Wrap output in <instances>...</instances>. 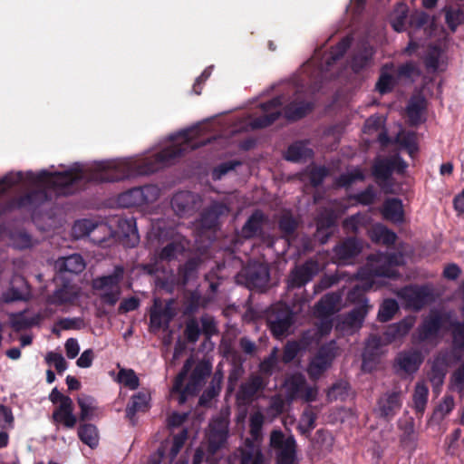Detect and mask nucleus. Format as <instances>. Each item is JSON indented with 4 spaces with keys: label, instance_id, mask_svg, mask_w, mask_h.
Wrapping results in <instances>:
<instances>
[{
    "label": "nucleus",
    "instance_id": "f257e3e1",
    "mask_svg": "<svg viewBox=\"0 0 464 464\" xmlns=\"http://www.w3.org/2000/svg\"><path fill=\"white\" fill-rule=\"evenodd\" d=\"M195 129H188L170 136L173 144L160 150L151 156L138 160H125L117 162H101L88 175L78 168L65 171L39 173L28 171L27 179L41 188L29 192L21 198L23 206H39L48 200L46 188L54 190L59 195H72L80 190L88 182H116L136 176L152 174L164 167L169 166L186 152L196 150L205 143L193 141Z\"/></svg>",
    "mask_w": 464,
    "mask_h": 464
},
{
    "label": "nucleus",
    "instance_id": "f03ea898",
    "mask_svg": "<svg viewBox=\"0 0 464 464\" xmlns=\"http://www.w3.org/2000/svg\"><path fill=\"white\" fill-rule=\"evenodd\" d=\"M193 363L192 358H188L174 379L171 392L179 394V404L185 403L188 396L198 394L206 378L212 372V363L208 360H202L196 364L189 375L188 383L184 386V382L191 371Z\"/></svg>",
    "mask_w": 464,
    "mask_h": 464
},
{
    "label": "nucleus",
    "instance_id": "7ed1b4c3",
    "mask_svg": "<svg viewBox=\"0 0 464 464\" xmlns=\"http://www.w3.org/2000/svg\"><path fill=\"white\" fill-rule=\"evenodd\" d=\"M269 447L274 451L276 464H296L297 444L293 435L286 437L281 430H273Z\"/></svg>",
    "mask_w": 464,
    "mask_h": 464
},
{
    "label": "nucleus",
    "instance_id": "20e7f679",
    "mask_svg": "<svg viewBox=\"0 0 464 464\" xmlns=\"http://www.w3.org/2000/svg\"><path fill=\"white\" fill-rule=\"evenodd\" d=\"M124 277V267L116 266L113 272L108 276H99L92 281L94 290H105L101 294V301L110 306H114L120 299L121 290L120 284Z\"/></svg>",
    "mask_w": 464,
    "mask_h": 464
},
{
    "label": "nucleus",
    "instance_id": "39448f33",
    "mask_svg": "<svg viewBox=\"0 0 464 464\" xmlns=\"http://www.w3.org/2000/svg\"><path fill=\"white\" fill-rule=\"evenodd\" d=\"M266 322L271 334L276 339H281L294 324V313L286 304H276L269 309Z\"/></svg>",
    "mask_w": 464,
    "mask_h": 464
},
{
    "label": "nucleus",
    "instance_id": "423d86ee",
    "mask_svg": "<svg viewBox=\"0 0 464 464\" xmlns=\"http://www.w3.org/2000/svg\"><path fill=\"white\" fill-rule=\"evenodd\" d=\"M413 318H404L398 323L389 324L382 335H372L366 344V351L378 350L382 345L390 344L405 337L413 327Z\"/></svg>",
    "mask_w": 464,
    "mask_h": 464
},
{
    "label": "nucleus",
    "instance_id": "0eeeda50",
    "mask_svg": "<svg viewBox=\"0 0 464 464\" xmlns=\"http://www.w3.org/2000/svg\"><path fill=\"white\" fill-rule=\"evenodd\" d=\"M444 323L445 318L441 313L430 311L413 333L412 343L415 344L436 343Z\"/></svg>",
    "mask_w": 464,
    "mask_h": 464
},
{
    "label": "nucleus",
    "instance_id": "6e6552de",
    "mask_svg": "<svg viewBox=\"0 0 464 464\" xmlns=\"http://www.w3.org/2000/svg\"><path fill=\"white\" fill-rule=\"evenodd\" d=\"M399 295L407 307L419 311L433 302L432 290L428 285H410L401 289Z\"/></svg>",
    "mask_w": 464,
    "mask_h": 464
},
{
    "label": "nucleus",
    "instance_id": "1a4fd4ad",
    "mask_svg": "<svg viewBox=\"0 0 464 464\" xmlns=\"http://www.w3.org/2000/svg\"><path fill=\"white\" fill-rule=\"evenodd\" d=\"M319 270V263L314 259H308L304 264L295 266L287 277V288L292 290L304 286L313 280Z\"/></svg>",
    "mask_w": 464,
    "mask_h": 464
},
{
    "label": "nucleus",
    "instance_id": "9d476101",
    "mask_svg": "<svg viewBox=\"0 0 464 464\" xmlns=\"http://www.w3.org/2000/svg\"><path fill=\"white\" fill-rule=\"evenodd\" d=\"M362 250V242L355 237H348L333 248V260L339 266L352 264Z\"/></svg>",
    "mask_w": 464,
    "mask_h": 464
},
{
    "label": "nucleus",
    "instance_id": "9b49d317",
    "mask_svg": "<svg viewBox=\"0 0 464 464\" xmlns=\"http://www.w3.org/2000/svg\"><path fill=\"white\" fill-rule=\"evenodd\" d=\"M335 355L336 351L333 343L321 346L308 365L307 372L310 378L314 380L320 378L331 366Z\"/></svg>",
    "mask_w": 464,
    "mask_h": 464
},
{
    "label": "nucleus",
    "instance_id": "f8f14e48",
    "mask_svg": "<svg viewBox=\"0 0 464 464\" xmlns=\"http://www.w3.org/2000/svg\"><path fill=\"white\" fill-rule=\"evenodd\" d=\"M401 406V392H387L377 400L375 412L380 418L389 421L400 411Z\"/></svg>",
    "mask_w": 464,
    "mask_h": 464
},
{
    "label": "nucleus",
    "instance_id": "ddd939ff",
    "mask_svg": "<svg viewBox=\"0 0 464 464\" xmlns=\"http://www.w3.org/2000/svg\"><path fill=\"white\" fill-rule=\"evenodd\" d=\"M282 104L283 101L279 96L261 103L260 108L264 111V114L253 119L251 127L253 129H264L271 126L281 116L282 111L278 109Z\"/></svg>",
    "mask_w": 464,
    "mask_h": 464
},
{
    "label": "nucleus",
    "instance_id": "4468645a",
    "mask_svg": "<svg viewBox=\"0 0 464 464\" xmlns=\"http://www.w3.org/2000/svg\"><path fill=\"white\" fill-rule=\"evenodd\" d=\"M238 277H244L248 288L261 289L267 285L270 278L269 269L262 264H253L245 267Z\"/></svg>",
    "mask_w": 464,
    "mask_h": 464
},
{
    "label": "nucleus",
    "instance_id": "2eb2a0df",
    "mask_svg": "<svg viewBox=\"0 0 464 464\" xmlns=\"http://www.w3.org/2000/svg\"><path fill=\"white\" fill-rule=\"evenodd\" d=\"M198 196L190 191H179L171 198L174 212L179 217L191 215L198 208Z\"/></svg>",
    "mask_w": 464,
    "mask_h": 464
},
{
    "label": "nucleus",
    "instance_id": "dca6fc26",
    "mask_svg": "<svg viewBox=\"0 0 464 464\" xmlns=\"http://www.w3.org/2000/svg\"><path fill=\"white\" fill-rule=\"evenodd\" d=\"M227 423L220 418L215 420L209 425V432L208 434V450L210 453L215 454L227 442Z\"/></svg>",
    "mask_w": 464,
    "mask_h": 464
},
{
    "label": "nucleus",
    "instance_id": "f3484780",
    "mask_svg": "<svg viewBox=\"0 0 464 464\" xmlns=\"http://www.w3.org/2000/svg\"><path fill=\"white\" fill-rule=\"evenodd\" d=\"M268 382V380H266L260 374H250L248 379L239 386L237 392L238 399L246 402L252 401L259 392L265 390Z\"/></svg>",
    "mask_w": 464,
    "mask_h": 464
},
{
    "label": "nucleus",
    "instance_id": "a211bd4d",
    "mask_svg": "<svg viewBox=\"0 0 464 464\" xmlns=\"http://www.w3.org/2000/svg\"><path fill=\"white\" fill-rule=\"evenodd\" d=\"M266 221V216L260 209H256L248 217L241 229L244 238L249 239L263 235V226Z\"/></svg>",
    "mask_w": 464,
    "mask_h": 464
},
{
    "label": "nucleus",
    "instance_id": "6ab92c4d",
    "mask_svg": "<svg viewBox=\"0 0 464 464\" xmlns=\"http://www.w3.org/2000/svg\"><path fill=\"white\" fill-rule=\"evenodd\" d=\"M424 357L418 350L401 352L396 358V362L401 370L406 373L416 372L422 364Z\"/></svg>",
    "mask_w": 464,
    "mask_h": 464
},
{
    "label": "nucleus",
    "instance_id": "aec40b11",
    "mask_svg": "<svg viewBox=\"0 0 464 464\" xmlns=\"http://www.w3.org/2000/svg\"><path fill=\"white\" fill-rule=\"evenodd\" d=\"M73 410V401L65 400L63 404H59L53 411L52 420L53 423L63 424L66 429H73L77 423Z\"/></svg>",
    "mask_w": 464,
    "mask_h": 464
},
{
    "label": "nucleus",
    "instance_id": "412c9836",
    "mask_svg": "<svg viewBox=\"0 0 464 464\" xmlns=\"http://www.w3.org/2000/svg\"><path fill=\"white\" fill-rule=\"evenodd\" d=\"M245 447L240 450L239 464H269L265 458L261 446L246 439Z\"/></svg>",
    "mask_w": 464,
    "mask_h": 464
},
{
    "label": "nucleus",
    "instance_id": "4be33fe9",
    "mask_svg": "<svg viewBox=\"0 0 464 464\" xmlns=\"http://www.w3.org/2000/svg\"><path fill=\"white\" fill-rule=\"evenodd\" d=\"M150 396L148 392H139L133 394L126 407V418L131 425L136 424L135 415L137 412H145L150 408Z\"/></svg>",
    "mask_w": 464,
    "mask_h": 464
},
{
    "label": "nucleus",
    "instance_id": "5701e85b",
    "mask_svg": "<svg viewBox=\"0 0 464 464\" xmlns=\"http://www.w3.org/2000/svg\"><path fill=\"white\" fill-rule=\"evenodd\" d=\"M374 49L367 43H362L357 50L354 51L352 59H351V68L355 72L358 73L362 72L363 69L368 67L373 58Z\"/></svg>",
    "mask_w": 464,
    "mask_h": 464
},
{
    "label": "nucleus",
    "instance_id": "b1692460",
    "mask_svg": "<svg viewBox=\"0 0 464 464\" xmlns=\"http://www.w3.org/2000/svg\"><path fill=\"white\" fill-rule=\"evenodd\" d=\"M228 211L226 204L218 201L213 202L209 207L205 208L200 215L201 226L207 229L214 228L221 216Z\"/></svg>",
    "mask_w": 464,
    "mask_h": 464
},
{
    "label": "nucleus",
    "instance_id": "393cba45",
    "mask_svg": "<svg viewBox=\"0 0 464 464\" xmlns=\"http://www.w3.org/2000/svg\"><path fill=\"white\" fill-rule=\"evenodd\" d=\"M314 109V104L306 101H293L283 108L284 117L289 121L304 118Z\"/></svg>",
    "mask_w": 464,
    "mask_h": 464
},
{
    "label": "nucleus",
    "instance_id": "a878e982",
    "mask_svg": "<svg viewBox=\"0 0 464 464\" xmlns=\"http://www.w3.org/2000/svg\"><path fill=\"white\" fill-rule=\"evenodd\" d=\"M79 296L78 287L69 283L57 288L49 297V303L54 305L73 304Z\"/></svg>",
    "mask_w": 464,
    "mask_h": 464
},
{
    "label": "nucleus",
    "instance_id": "bb28decb",
    "mask_svg": "<svg viewBox=\"0 0 464 464\" xmlns=\"http://www.w3.org/2000/svg\"><path fill=\"white\" fill-rule=\"evenodd\" d=\"M55 268L59 273L79 274L85 268V262L80 254H72L60 257L55 262Z\"/></svg>",
    "mask_w": 464,
    "mask_h": 464
},
{
    "label": "nucleus",
    "instance_id": "cd10ccee",
    "mask_svg": "<svg viewBox=\"0 0 464 464\" xmlns=\"http://www.w3.org/2000/svg\"><path fill=\"white\" fill-rule=\"evenodd\" d=\"M452 336V362L461 360L460 351L464 350V320L455 321L450 324Z\"/></svg>",
    "mask_w": 464,
    "mask_h": 464
},
{
    "label": "nucleus",
    "instance_id": "c85d7f7f",
    "mask_svg": "<svg viewBox=\"0 0 464 464\" xmlns=\"http://www.w3.org/2000/svg\"><path fill=\"white\" fill-rule=\"evenodd\" d=\"M448 359L446 355H439L433 362L430 371L428 373L429 381L434 389L440 388L446 376Z\"/></svg>",
    "mask_w": 464,
    "mask_h": 464
},
{
    "label": "nucleus",
    "instance_id": "c756f323",
    "mask_svg": "<svg viewBox=\"0 0 464 464\" xmlns=\"http://www.w3.org/2000/svg\"><path fill=\"white\" fill-rule=\"evenodd\" d=\"M277 226L283 237L288 238L295 234L299 221L290 209H284L278 217Z\"/></svg>",
    "mask_w": 464,
    "mask_h": 464
},
{
    "label": "nucleus",
    "instance_id": "7c9ffc66",
    "mask_svg": "<svg viewBox=\"0 0 464 464\" xmlns=\"http://www.w3.org/2000/svg\"><path fill=\"white\" fill-rule=\"evenodd\" d=\"M341 300L337 293L324 295L315 304V313L320 317H327L336 312V306Z\"/></svg>",
    "mask_w": 464,
    "mask_h": 464
},
{
    "label": "nucleus",
    "instance_id": "2f4dec72",
    "mask_svg": "<svg viewBox=\"0 0 464 464\" xmlns=\"http://www.w3.org/2000/svg\"><path fill=\"white\" fill-rule=\"evenodd\" d=\"M382 215L387 220L402 223L404 211L401 200L397 198L387 199L383 204Z\"/></svg>",
    "mask_w": 464,
    "mask_h": 464
},
{
    "label": "nucleus",
    "instance_id": "473e14b6",
    "mask_svg": "<svg viewBox=\"0 0 464 464\" xmlns=\"http://www.w3.org/2000/svg\"><path fill=\"white\" fill-rule=\"evenodd\" d=\"M118 227L121 236L127 239L126 245L129 247H134L140 240L136 221L134 218H121Z\"/></svg>",
    "mask_w": 464,
    "mask_h": 464
},
{
    "label": "nucleus",
    "instance_id": "72a5a7b5",
    "mask_svg": "<svg viewBox=\"0 0 464 464\" xmlns=\"http://www.w3.org/2000/svg\"><path fill=\"white\" fill-rule=\"evenodd\" d=\"M313 150L305 146L304 141H295L289 145L285 153V159L291 162H300L312 157Z\"/></svg>",
    "mask_w": 464,
    "mask_h": 464
},
{
    "label": "nucleus",
    "instance_id": "f704fd0d",
    "mask_svg": "<svg viewBox=\"0 0 464 464\" xmlns=\"http://www.w3.org/2000/svg\"><path fill=\"white\" fill-rule=\"evenodd\" d=\"M392 164L390 158H376L372 166V175L376 180L386 181L392 175Z\"/></svg>",
    "mask_w": 464,
    "mask_h": 464
},
{
    "label": "nucleus",
    "instance_id": "c9c22d12",
    "mask_svg": "<svg viewBox=\"0 0 464 464\" xmlns=\"http://www.w3.org/2000/svg\"><path fill=\"white\" fill-rule=\"evenodd\" d=\"M369 305L362 304V305H356L350 312H348L344 318L343 324L351 329L361 328L363 320L368 313Z\"/></svg>",
    "mask_w": 464,
    "mask_h": 464
},
{
    "label": "nucleus",
    "instance_id": "e433bc0d",
    "mask_svg": "<svg viewBox=\"0 0 464 464\" xmlns=\"http://www.w3.org/2000/svg\"><path fill=\"white\" fill-rule=\"evenodd\" d=\"M278 368V349L274 347L270 352L269 355L265 357L258 365L260 375L266 380L269 381V378L273 375L274 372Z\"/></svg>",
    "mask_w": 464,
    "mask_h": 464
},
{
    "label": "nucleus",
    "instance_id": "4c0bfd02",
    "mask_svg": "<svg viewBox=\"0 0 464 464\" xmlns=\"http://www.w3.org/2000/svg\"><path fill=\"white\" fill-rule=\"evenodd\" d=\"M79 439L90 448L94 449L99 443V433L95 425L91 423L80 424L78 427Z\"/></svg>",
    "mask_w": 464,
    "mask_h": 464
},
{
    "label": "nucleus",
    "instance_id": "58836bf2",
    "mask_svg": "<svg viewBox=\"0 0 464 464\" xmlns=\"http://www.w3.org/2000/svg\"><path fill=\"white\" fill-rule=\"evenodd\" d=\"M317 235L321 237V243L327 242L332 235V228L335 226V219L332 214L321 215L316 220Z\"/></svg>",
    "mask_w": 464,
    "mask_h": 464
},
{
    "label": "nucleus",
    "instance_id": "ea45409f",
    "mask_svg": "<svg viewBox=\"0 0 464 464\" xmlns=\"http://www.w3.org/2000/svg\"><path fill=\"white\" fill-rule=\"evenodd\" d=\"M221 380L222 376H218L216 372L209 386L202 392L198 399V404L200 406H209L212 400L219 395L221 391Z\"/></svg>",
    "mask_w": 464,
    "mask_h": 464
},
{
    "label": "nucleus",
    "instance_id": "a19ab883",
    "mask_svg": "<svg viewBox=\"0 0 464 464\" xmlns=\"http://www.w3.org/2000/svg\"><path fill=\"white\" fill-rule=\"evenodd\" d=\"M78 406L81 410L80 420L86 421L92 420L97 411L95 399L89 395H82L77 399Z\"/></svg>",
    "mask_w": 464,
    "mask_h": 464
},
{
    "label": "nucleus",
    "instance_id": "79ce46f5",
    "mask_svg": "<svg viewBox=\"0 0 464 464\" xmlns=\"http://www.w3.org/2000/svg\"><path fill=\"white\" fill-rule=\"evenodd\" d=\"M371 237L372 241L385 246H392L397 240V235L382 225H377L373 227Z\"/></svg>",
    "mask_w": 464,
    "mask_h": 464
},
{
    "label": "nucleus",
    "instance_id": "37998d69",
    "mask_svg": "<svg viewBox=\"0 0 464 464\" xmlns=\"http://www.w3.org/2000/svg\"><path fill=\"white\" fill-rule=\"evenodd\" d=\"M174 232V228L167 227L164 221L158 220L152 223L150 237L156 239L159 243H164L169 239H172Z\"/></svg>",
    "mask_w": 464,
    "mask_h": 464
},
{
    "label": "nucleus",
    "instance_id": "c03bdc74",
    "mask_svg": "<svg viewBox=\"0 0 464 464\" xmlns=\"http://www.w3.org/2000/svg\"><path fill=\"white\" fill-rule=\"evenodd\" d=\"M119 203L124 208H131L144 205L140 187H136L121 193L119 196Z\"/></svg>",
    "mask_w": 464,
    "mask_h": 464
},
{
    "label": "nucleus",
    "instance_id": "a18cd8bd",
    "mask_svg": "<svg viewBox=\"0 0 464 464\" xmlns=\"http://www.w3.org/2000/svg\"><path fill=\"white\" fill-rule=\"evenodd\" d=\"M429 396V389L423 382H418L413 393L414 409L418 414H422L425 411Z\"/></svg>",
    "mask_w": 464,
    "mask_h": 464
},
{
    "label": "nucleus",
    "instance_id": "49530a36",
    "mask_svg": "<svg viewBox=\"0 0 464 464\" xmlns=\"http://www.w3.org/2000/svg\"><path fill=\"white\" fill-rule=\"evenodd\" d=\"M365 175L360 168H355L353 170L343 173L336 178L334 183L338 188H349L356 181H363Z\"/></svg>",
    "mask_w": 464,
    "mask_h": 464
},
{
    "label": "nucleus",
    "instance_id": "de8ad7c7",
    "mask_svg": "<svg viewBox=\"0 0 464 464\" xmlns=\"http://www.w3.org/2000/svg\"><path fill=\"white\" fill-rule=\"evenodd\" d=\"M352 42V36L347 35L342 38L334 46L331 48L330 55L326 61V63L331 65L343 57L347 50L351 47Z\"/></svg>",
    "mask_w": 464,
    "mask_h": 464
},
{
    "label": "nucleus",
    "instance_id": "09e8293b",
    "mask_svg": "<svg viewBox=\"0 0 464 464\" xmlns=\"http://www.w3.org/2000/svg\"><path fill=\"white\" fill-rule=\"evenodd\" d=\"M425 101L423 99L411 100L406 111L411 125L416 126L421 121V114L425 109Z\"/></svg>",
    "mask_w": 464,
    "mask_h": 464
},
{
    "label": "nucleus",
    "instance_id": "8fccbe9b",
    "mask_svg": "<svg viewBox=\"0 0 464 464\" xmlns=\"http://www.w3.org/2000/svg\"><path fill=\"white\" fill-rule=\"evenodd\" d=\"M264 424V416L260 412H256L250 416L249 419V432L251 438L255 443L260 445L262 440V428Z\"/></svg>",
    "mask_w": 464,
    "mask_h": 464
},
{
    "label": "nucleus",
    "instance_id": "3c124183",
    "mask_svg": "<svg viewBox=\"0 0 464 464\" xmlns=\"http://www.w3.org/2000/svg\"><path fill=\"white\" fill-rule=\"evenodd\" d=\"M445 21L451 32H455L457 28L464 24V11L460 8L446 7Z\"/></svg>",
    "mask_w": 464,
    "mask_h": 464
},
{
    "label": "nucleus",
    "instance_id": "603ef678",
    "mask_svg": "<svg viewBox=\"0 0 464 464\" xmlns=\"http://www.w3.org/2000/svg\"><path fill=\"white\" fill-rule=\"evenodd\" d=\"M399 310V304L395 299H385L381 304L377 318L380 322L390 321Z\"/></svg>",
    "mask_w": 464,
    "mask_h": 464
},
{
    "label": "nucleus",
    "instance_id": "864d4df0",
    "mask_svg": "<svg viewBox=\"0 0 464 464\" xmlns=\"http://www.w3.org/2000/svg\"><path fill=\"white\" fill-rule=\"evenodd\" d=\"M316 412H314L310 406L307 407L301 416L300 424L298 426L300 432L302 434L311 432L316 426Z\"/></svg>",
    "mask_w": 464,
    "mask_h": 464
},
{
    "label": "nucleus",
    "instance_id": "5fc2aeb1",
    "mask_svg": "<svg viewBox=\"0 0 464 464\" xmlns=\"http://www.w3.org/2000/svg\"><path fill=\"white\" fill-rule=\"evenodd\" d=\"M372 287V283H365L363 285H354L348 293V300L357 305L367 304L365 293Z\"/></svg>",
    "mask_w": 464,
    "mask_h": 464
},
{
    "label": "nucleus",
    "instance_id": "6e6d98bb",
    "mask_svg": "<svg viewBox=\"0 0 464 464\" xmlns=\"http://www.w3.org/2000/svg\"><path fill=\"white\" fill-rule=\"evenodd\" d=\"M198 267V261L194 258L188 259L179 267V276L183 285H187L191 279L196 277Z\"/></svg>",
    "mask_w": 464,
    "mask_h": 464
},
{
    "label": "nucleus",
    "instance_id": "4d7b16f0",
    "mask_svg": "<svg viewBox=\"0 0 464 464\" xmlns=\"http://www.w3.org/2000/svg\"><path fill=\"white\" fill-rule=\"evenodd\" d=\"M306 385V380L302 374L292 375L287 381V388L289 396L292 399L298 398L302 393L304 386Z\"/></svg>",
    "mask_w": 464,
    "mask_h": 464
},
{
    "label": "nucleus",
    "instance_id": "13d9d810",
    "mask_svg": "<svg viewBox=\"0 0 464 464\" xmlns=\"http://www.w3.org/2000/svg\"><path fill=\"white\" fill-rule=\"evenodd\" d=\"M242 162L237 160H227L222 162L213 168L211 171V178L213 180H220L229 171L234 170L237 167L240 166Z\"/></svg>",
    "mask_w": 464,
    "mask_h": 464
},
{
    "label": "nucleus",
    "instance_id": "bf43d9fd",
    "mask_svg": "<svg viewBox=\"0 0 464 464\" xmlns=\"http://www.w3.org/2000/svg\"><path fill=\"white\" fill-rule=\"evenodd\" d=\"M118 381L130 390H136L140 385V381L132 369H121L118 373Z\"/></svg>",
    "mask_w": 464,
    "mask_h": 464
},
{
    "label": "nucleus",
    "instance_id": "052dcab7",
    "mask_svg": "<svg viewBox=\"0 0 464 464\" xmlns=\"http://www.w3.org/2000/svg\"><path fill=\"white\" fill-rule=\"evenodd\" d=\"M395 82L392 74L382 72L375 84V90L382 95L387 94L393 90Z\"/></svg>",
    "mask_w": 464,
    "mask_h": 464
},
{
    "label": "nucleus",
    "instance_id": "680f3d73",
    "mask_svg": "<svg viewBox=\"0 0 464 464\" xmlns=\"http://www.w3.org/2000/svg\"><path fill=\"white\" fill-rule=\"evenodd\" d=\"M454 399L450 395L443 398L442 401L436 407L433 411V418L437 420L444 419L454 409Z\"/></svg>",
    "mask_w": 464,
    "mask_h": 464
},
{
    "label": "nucleus",
    "instance_id": "e2e57ef3",
    "mask_svg": "<svg viewBox=\"0 0 464 464\" xmlns=\"http://www.w3.org/2000/svg\"><path fill=\"white\" fill-rule=\"evenodd\" d=\"M184 250L183 246L176 241L170 240L164 247H162L160 257L162 260H172L178 254H180Z\"/></svg>",
    "mask_w": 464,
    "mask_h": 464
},
{
    "label": "nucleus",
    "instance_id": "0e129e2a",
    "mask_svg": "<svg viewBox=\"0 0 464 464\" xmlns=\"http://www.w3.org/2000/svg\"><path fill=\"white\" fill-rule=\"evenodd\" d=\"M201 329L196 318H190L186 322L184 335L188 343H195L199 339Z\"/></svg>",
    "mask_w": 464,
    "mask_h": 464
},
{
    "label": "nucleus",
    "instance_id": "69168bd1",
    "mask_svg": "<svg viewBox=\"0 0 464 464\" xmlns=\"http://www.w3.org/2000/svg\"><path fill=\"white\" fill-rule=\"evenodd\" d=\"M188 439V430L182 429V430L173 437L171 448L169 452L170 460H173L183 448Z\"/></svg>",
    "mask_w": 464,
    "mask_h": 464
},
{
    "label": "nucleus",
    "instance_id": "338daca9",
    "mask_svg": "<svg viewBox=\"0 0 464 464\" xmlns=\"http://www.w3.org/2000/svg\"><path fill=\"white\" fill-rule=\"evenodd\" d=\"M24 180V174L17 172L15 174L10 173L0 179V195L7 192L12 187L19 184Z\"/></svg>",
    "mask_w": 464,
    "mask_h": 464
},
{
    "label": "nucleus",
    "instance_id": "774afa93",
    "mask_svg": "<svg viewBox=\"0 0 464 464\" xmlns=\"http://www.w3.org/2000/svg\"><path fill=\"white\" fill-rule=\"evenodd\" d=\"M352 198L362 206H369L375 201L376 192L374 188L369 185L364 190L354 194Z\"/></svg>",
    "mask_w": 464,
    "mask_h": 464
}]
</instances>
